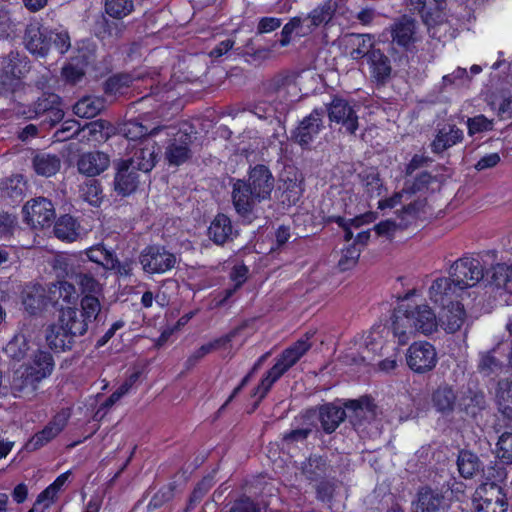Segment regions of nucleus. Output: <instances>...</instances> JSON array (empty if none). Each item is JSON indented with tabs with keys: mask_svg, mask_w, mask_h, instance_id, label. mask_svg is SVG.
<instances>
[{
	"mask_svg": "<svg viewBox=\"0 0 512 512\" xmlns=\"http://www.w3.org/2000/svg\"><path fill=\"white\" fill-rule=\"evenodd\" d=\"M23 40L30 53L45 57L52 44V35H49L46 29H42L39 23L34 22L26 26Z\"/></svg>",
	"mask_w": 512,
	"mask_h": 512,
	"instance_id": "14",
	"label": "nucleus"
},
{
	"mask_svg": "<svg viewBox=\"0 0 512 512\" xmlns=\"http://www.w3.org/2000/svg\"><path fill=\"white\" fill-rule=\"evenodd\" d=\"M192 144L193 137L190 133L178 131L166 146L165 160L171 166L182 165L192 157Z\"/></svg>",
	"mask_w": 512,
	"mask_h": 512,
	"instance_id": "13",
	"label": "nucleus"
},
{
	"mask_svg": "<svg viewBox=\"0 0 512 512\" xmlns=\"http://www.w3.org/2000/svg\"><path fill=\"white\" fill-rule=\"evenodd\" d=\"M24 219L33 228L50 226L55 219V209L52 202L39 197L28 201L22 209Z\"/></svg>",
	"mask_w": 512,
	"mask_h": 512,
	"instance_id": "9",
	"label": "nucleus"
},
{
	"mask_svg": "<svg viewBox=\"0 0 512 512\" xmlns=\"http://www.w3.org/2000/svg\"><path fill=\"white\" fill-rule=\"evenodd\" d=\"M211 487V478H204L203 480H201L191 493L188 505L184 511L189 512L191 509H193L196 506V504H198L202 500V498L206 495V493L210 490Z\"/></svg>",
	"mask_w": 512,
	"mask_h": 512,
	"instance_id": "62",
	"label": "nucleus"
},
{
	"mask_svg": "<svg viewBox=\"0 0 512 512\" xmlns=\"http://www.w3.org/2000/svg\"><path fill=\"white\" fill-rule=\"evenodd\" d=\"M427 200L426 198H418L398 213L400 229H406L409 225L414 223L417 219L427 214Z\"/></svg>",
	"mask_w": 512,
	"mask_h": 512,
	"instance_id": "39",
	"label": "nucleus"
},
{
	"mask_svg": "<svg viewBox=\"0 0 512 512\" xmlns=\"http://www.w3.org/2000/svg\"><path fill=\"white\" fill-rule=\"evenodd\" d=\"M496 402L499 411L508 419H512V381L500 379L496 387Z\"/></svg>",
	"mask_w": 512,
	"mask_h": 512,
	"instance_id": "43",
	"label": "nucleus"
},
{
	"mask_svg": "<svg viewBox=\"0 0 512 512\" xmlns=\"http://www.w3.org/2000/svg\"><path fill=\"white\" fill-rule=\"evenodd\" d=\"M132 80L129 74L113 75L104 82V92L106 95H122L130 87Z\"/></svg>",
	"mask_w": 512,
	"mask_h": 512,
	"instance_id": "54",
	"label": "nucleus"
},
{
	"mask_svg": "<svg viewBox=\"0 0 512 512\" xmlns=\"http://www.w3.org/2000/svg\"><path fill=\"white\" fill-rule=\"evenodd\" d=\"M54 234L58 239L73 242L80 235V225L71 215H63L55 222Z\"/></svg>",
	"mask_w": 512,
	"mask_h": 512,
	"instance_id": "40",
	"label": "nucleus"
},
{
	"mask_svg": "<svg viewBox=\"0 0 512 512\" xmlns=\"http://www.w3.org/2000/svg\"><path fill=\"white\" fill-rule=\"evenodd\" d=\"M105 108V100L96 96H85L73 106L75 115L82 118H93Z\"/></svg>",
	"mask_w": 512,
	"mask_h": 512,
	"instance_id": "41",
	"label": "nucleus"
},
{
	"mask_svg": "<svg viewBox=\"0 0 512 512\" xmlns=\"http://www.w3.org/2000/svg\"><path fill=\"white\" fill-rule=\"evenodd\" d=\"M345 47L349 50V56L353 60L368 58L372 50H375L374 37L371 34L349 33L344 37Z\"/></svg>",
	"mask_w": 512,
	"mask_h": 512,
	"instance_id": "23",
	"label": "nucleus"
},
{
	"mask_svg": "<svg viewBox=\"0 0 512 512\" xmlns=\"http://www.w3.org/2000/svg\"><path fill=\"white\" fill-rule=\"evenodd\" d=\"M49 293L55 299L56 293L66 303H71L75 299L76 289L75 286L67 281H58L49 288Z\"/></svg>",
	"mask_w": 512,
	"mask_h": 512,
	"instance_id": "60",
	"label": "nucleus"
},
{
	"mask_svg": "<svg viewBox=\"0 0 512 512\" xmlns=\"http://www.w3.org/2000/svg\"><path fill=\"white\" fill-rule=\"evenodd\" d=\"M301 418L312 426H316L314 420H318L321 429L326 434H332L347 418V412L344 403L328 402L306 409Z\"/></svg>",
	"mask_w": 512,
	"mask_h": 512,
	"instance_id": "3",
	"label": "nucleus"
},
{
	"mask_svg": "<svg viewBox=\"0 0 512 512\" xmlns=\"http://www.w3.org/2000/svg\"><path fill=\"white\" fill-rule=\"evenodd\" d=\"M233 227L225 214H218L208 228L209 238L217 245H223L232 239Z\"/></svg>",
	"mask_w": 512,
	"mask_h": 512,
	"instance_id": "37",
	"label": "nucleus"
},
{
	"mask_svg": "<svg viewBox=\"0 0 512 512\" xmlns=\"http://www.w3.org/2000/svg\"><path fill=\"white\" fill-rule=\"evenodd\" d=\"M39 373L33 374L28 368L22 366L17 369L11 381V391L15 397L28 398L34 396L40 381Z\"/></svg>",
	"mask_w": 512,
	"mask_h": 512,
	"instance_id": "18",
	"label": "nucleus"
},
{
	"mask_svg": "<svg viewBox=\"0 0 512 512\" xmlns=\"http://www.w3.org/2000/svg\"><path fill=\"white\" fill-rule=\"evenodd\" d=\"M324 114L325 111L323 108L314 109L308 116L301 120L298 126L291 132V140L302 149H310L311 143L324 128Z\"/></svg>",
	"mask_w": 512,
	"mask_h": 512,
	"instance_id": "7",
	"label": "nucleus"
},
{
	"mask_svg": "<svg viewBox=\"0 0 512 512\" xmlns=\"http://www.w3.org/2000/svg\"><path fill=\"white\" fill-rule=\"evenodd\" d=\"M143 270L147 273H164L174 267L176 257L164 247L149 246L145 248L140 257Z\"/></svg>",
	"mask_w": 512,
	"mask_h": 512,
	"instance_id": "10",
	"label": "nucleus"
},
{
	"mask_svg": "<svg viewBox=\"0 0 512 512\" xmlns=\"http://www.w3.org/2000/svg\"><path fill=\"white\" fill-rule=\"evenodd\" d=\"M328 467L326 458L320 455H310L302 463L301 469L307 479L316 481L326 475Z\"/></svg>",
	"mask_w": 512,
	"mask_h": 512,
	"instance_id": "45",
	"label": "nucleus"
},
{
	"mask_svg": "<svg viewBox=\"0 0 512 512\" xmlns=\"http://www.w3.org/2000/svg\"><path fill=\"white\" fill-rule=\"evenodd\" d=\"M344 407L347 411V418L355 429L365 421L372 420L376 415V405L368 396L356 400H348L344 402Z\"/></svg>",
	"mask_w": 512,
	"mask_h": 512,
	"instance_id": "17",
	"label": "nucleus"
},
{
	"mask_svg": "<svg viewBox=\"0 0 512 512\" xmlns=\"http://www.w3.org/2000/svg\"><path fill=\"white\" fill-rule=\"evenodd\" d=\"M499 347L500 344L498 343L492 349L479 353L477 371L483 376L489 377L502 370L503 363L495 356Z\"/></svg>",
	"mask_w": 512,
	"mask_h": 512,
	"instance_id": "44",
	"label": "nucleus"
},
{
	"mask_svg": "<svg viewBox=\"0 0 512 512\" xmlns=\"http://www.w3.org/2000/svg\"><path fill=\"white\" fill-rule=\"evenodd\" d=\"M124 29L123 23L109 20L103 14L99 15L94 23V33L102 41L113 42L121 38Z\"/></svg>",
	"mask_w": 512,
	"mask_h": 512,
	"instance_id": "35",
	"label": "nucleus"
},
{
	"mask_svg": "<svg viewBox=\"0 0 512 512\" xmlns=\"http://www.w3.org/2000/svg\"><path fill=\"white\" fill-rule=\"evenodd\" d=\"M459 474L465 479H471L478 474L485 476V466L477 454L470 450H460L457 457Z\"/></svg>",
	"mask_w": 512,
	"mask_h": 512,
	"instance_id": "30",
	"label": "nucleus"
},
{
	"mask_svg": "<svg viewBox=\"0 0 512 512\" xmlns=\"http://www.w3.org/2000/svg\"><path fill=\"white\" fill-rule=\"evenodd\" d=\"M81 309L79 312L83 314V317L90 323L93 321H100L101 316V304L97 296L85 295L80 301Z\"/></svg>",
	"mask_w": 512,
	"mask_h": 512,
	"instance_id": "52",
	"label": "nucleus"
},
{
	"mask_svg": "<svg viewBox=\"0 0 512 512\" xmlns=\"http://www.w3.org/2000/svg\"><path fill=\"white\" fill-rule=\"evenodd\" d=\"M416 21L406 15L398 18L391 26L393 42L408 49L416 40Z\"/></svg>",
	"mask_w": 512,
	"mask_h": 512,
	"instance_id": "24",
	"label": "nucleus"
},
{
	"mask_svg": "<svg viewBox=\"0 0 512 512\" xmlns=\"http://www.w3.org/2000/svg\"><path fill=\"white\" fill-rule=\"evenodd\" d=\"M143 146L135 149L133 155L128 160H123L132 168L144 173L150 172L157 160V148L155 142L146 141Z\"/></svg>",
	"mask_w": 512,
	"mask_h": 512,
	"instance_id": "22",
	"label": "nucleus"
},
{
	"mask_svg": "<svg viewBox=\"0 0 512 512\" xmlns=\"http://www.w3.org/2000/svg\"><path fill=\"white\" fill-rule=\"evenodd\" d=\"M28 114L29 118H39L43 125L53 127L60 123L64 118L63 104L61 98L50 92H44L40 97L33 102L28 111H23Z\"/></svg>",
	"mask_w": 512,
	"mask_h": 512,
	"instance_id": "4",
	"label": "nucleus"
},
{
	"mask_svg": "<svg viewBox=\"0 0 512 512\" xmlns=\"http://www.w3.org/2000/svg\"><path fill=\"white\" fill-rule=\"evenodd\" d=\"M497 457L505 464H512V433L504 432L498 439Z\"/></svg>",
	"mask_w": 512,
	"mask_h": 512,
	"instance_id": "59",
	"label": "nucleus"
},
{
	"mask_svg": "<svg viewBox=\"0 0 512 512\" xmlns=\"http://www.w3.org/2000/svg\"><path fill=\"white\" fill-rule=\"evenodd\" d=\"M110 165V157L101 151L83 153L77 160L79 173L94 178L104 172Z\"/></svg>",
	"mask_w": 512,
	"mask_h": 512,
	"instance_id": "19",
	"label": "nucleus"
},
{
	"mask_svg": "<svg viewBox=\"0 0 512 512\" xmlns=\"http://www.w3.org/2000/svg\"><path fill=\"white\" fill-rule=\"evenodd\" d=\"M473 504L476 512H506L508 508L506 495L495 482L481 484L475 491Z\"/></svg>",
	"mask_w": 512,
	"mask_h": 512,
	"instance_id": "5",
	"label": "nucleus"
},
{
	"mask_svg": "<svg viewBox=\"0 0 512 512\" xmlns=\"http://www.w3.org/2000/svg\"><path fill=\"white\" fill-rule=\"evenodd\" d=\"M83 260L76 257L57 256L52 261V269L57 278L72 279Z\"/></svg>",
	"mask_w": 512,
	"mask_h": 512,
	"instance_id": "46",
	"label": "nucleus"
},
{
	"mask_svg": "<svg viewBox=\"0 0 512 512\" xmlns=\"http://www.w3.org/2000/svg\"><path fill=\"white\" fill-rule=\"evenodd\" d=\"M334 11L331 2L328 1L312 10L307 19L311 21L312 26L317 27L321 24H327L332 19Z\"/></svg>",
	"mask_w": 512,
	"mask_h": 512,
	"instance_id": "58",
	"label": "nucleus"
},
{
	"mask_svg": "<svg viewBox=\"0 0 512 512\" xmlns=\"http://www.w3.org/2000/svg\"><path fill=\"white\" fill-rule=\"evenodd\" d=\"M75 336L58 321L50 325L46 331V341L48 346L55 352H64L71 350L75 344Z\"/></svg>",
	"mask_w": 512,
	"mask_h": 512,
	"instance_id": "27",
	"label": "nucleus"
},
{
	"mask_svg": "<svg viewBox=\"0 0 512 512\" xmlns=\"http://www.w3.org/2000/svg\"><path fill=\"white\" fill-rule=\"evenodd\" d=\"M58 322L75 337L83 336L89 328V322L83 317V314L72 307L61 309Z\"/></svg>",
	"mask_w": 512,
	"mask_h": 512,
	"instance_id": "31",
	"label": "nucleus"
},
{
	"mask_svg": "<svg viewBox=\"0 0 512 512\" xmlns=\"http://www.w3.org/2000/svg\"><path fill=\"white\" fill-rule=\"evenodd\" d=\"M89 262H94L98 266L104 268L105 270H108L109 268H113L115 265V262H113L114 253L107 250L102 245H97L90 247L85 252Z\"/></svg>",
	"mask_w": 512,
	"mask_h": 512,
	"instance_id": "50",
	"label": "nucleus"
},
{
	"mask_svg": "<svg viewBox=\"0 0 512 512\" xmlns=\"http://www.w3.org/2000/svg\"><path fill=\"white\" fill-rule=\"evenodd\" d=\"M138 184L139 175L137 174V170L123 160L119 161L114 177V190L119 195L128 196L136 191Z\"/></svg>",
	"mask_w": 512,
	"mask_h": 512,
	"instance_id": "20",
	"label": "nucleus"
},
{
	"mask_svg": "<svg viewBox=\"0 0 512 512\" xmlns=\"http://www.w3.org/2000/svg\"><path fill=\"white\" fill-rule=\"evenodd\" d=\"M406 361L416 373L431 371L437 363V353L432 344L426 341L414 342L408 348Z\"/></svg>",
	"mask_w": 512,
	"mask_h": 512,
	"instance_id": "8",
	"label": "nucleus"
},
{
	"mask_svg": "<svg viewBox=\"0 0 512 512\" xmlns=\"http://www.w3.org/2000/svg\"><path fill=\"white\" fill-rule=\"evenodd\" d=\"M371 81L377 87L385 86L392 75V65L389 57L379 48L372 50L367 58Z\"/></svg>",
	"mask_w": 512,
	"mask_h": 512,
	"instance_id": "16",
	"label": "nucleus"
},
{
	"mask_svg": "<svg viewBox=\"0 0 512 512\" xmlns=\"http://www.w3.org/2000/svg\"><path fill=\"white\" fill-rule=\"evenodd\" d=\"M79 287L81 293L85 295L97 296L102 292V285L95 278L92 269L87 261H82L79 269L72 278Z\"/></svg>",
	"mask_w": 512,
	"mask_h": 512,
	"instance_id": "33",
	"label": "nucleus"
},
{
	"mask_svg": "<svg viewBox=\"0 0 512 512\" xmlns=\"http://www.w3.org/2000/svg\"><path fill=\"white\" fill-rule=\"evenodd\" d=\"M457 408L471 418H475L486 408L485 394L481 390L468 388L463 391L457 401Z\"/></svg>",
	"mask_w": 512,
	"mask_h": 512,
	"instance_id": "28",
	"label": "nucleus"
},
{
	"mask_svg": "<svg viewBox=\"0 0 512 512\" xmlns=\"http://www.w3.org/2000/svg\"><path fill=\"white\" fill-rule=\"evenodd\" d=\"M327 112L329 120L341 124L349 134H355L358 129V116L348 101L335 97L323 109Z\"/></svg>",
	"mask_w": 512,
	"mask_h": 512,
	"instance_id": "12",
	"label": "nucleus"
},
{
	"mask_svg": "<svg viewBox=\"0 0 512 512\" xmlns=\"http://www.w3.org/2000/svg\"><path fill=\"white\" fill-rule=\"evenodd\" d=\"M303 188L297 178L287 177L283 179V203L295 205L302 196Z\"/></svg>",
	"mask_w": 512,
	"mask_h": 512,
	"instance_id": "55",
	"label": "nucleus"
},
{
	"mask_svg": "<svg viewBox=\"0 0 512 512\" xmlns=\"http://www.w3.org/2000/svg\"><path fill=\"white\" fill-rule=\"evenodd\" d=\"M48 303L55 304L56 300L52 296L47 297L45 289L40 285L33 286L23 299L25 309L32 315L42 311Z\"/></svg>",
	"mask_w": 512,
	"mask_h": 512,
	"instance_id": "38",
	"label": "nucleus"
},
{
	"mask_svg": "<svg viewBox=\"0 0 512 512\" xmlns=\"http://www.w3.org/2000/svg\"><path fill=\"white\" fill-rule=\"evenodd\" d=\"M443 309L444 311L439 318L441 327L447 333H456L461 329L466 319L464 306L460 302H456V304L449 306V308Z\"/></svg>",
	"mask_w": 512,
	"mask_h": 512,
	"instance_id": "34",
	"label": "nucleus"
},
{
	"mask_svg": "<svg viewBox=\"0 0 512 512\" xmlns=\"http://www.w3.org/2000/svg\"><path fill=\"white\" fill-rule=\"evenodd\" d=\"M311 346L308 338L299 339L281 353L276 363L267 371L266 376L254 390V396H258V401H261L266 396L272 385L293 367L307 353Z\"/></svg>",
	"mask_w": 512,
	"mask_h": 512,
	"instance_id": "2",
	"label": "nucleus"
},
{
	"mask_svg": "<svg viewBox=\"0 0 512 512\" xmlns=\"http://www.w3.org/2000/svg\"><path fill=\"white\" fill-rule=\"evenodd\" d=\"M362 184L369 197L379 196L381 194L382 182L378 173L361 174Z\"/></svg>",
	"mask_w": 512,
	"mask_h": 512,
	"instance_id": "63",
	"label": "nucleus"
},
{
	"mask_svg": "<svg viewBox=\"0 0 512 512\" xmlns=\"http://www.w3.org/2000/svg\"><path fill=\"white\" fill-rule=\"evenodd\" d=\"M392 330L395 337L398 338V342L404 345L408 342L411 335L416 333L414 324L412 323L410 307L407 309L399 308L395 314L392 322Z\"/></svg>",
	"mask_w": 512,
	"mask_h": 512,
	"instance_id": "32",
	"label": "nucleus"
},
{
	"mask_svg": "<svg viewBox=\"0 0 512 512\" xmlns=\"http://www.w3.org/2000/svg\"><path fill=\"white\" fill-rule=\"evenodd\" d=\"M69 418L70 412L68 410L58 412L41 431L31 438L27 447L30 450H36L53 440L66 427Z\"/></svg>",
	"mask_w": 512,
	"mask_h": 512,
	"instance_id": "15",
	"label": "nucleus"
},
{
	"mask_svg": "<svg viewBox=\"0 0 512 512\" xmlns=\"http://www.w3.org/2000/svg\"><path fill=\"white\" fill-rule=\"evenodd\" d=\"M360 249H358L355 244H351L346 249L342 251V256L338 261V267L341 271H347L353 268L359 259Z\"/></svg>",
	"mask_w": 512,
	"mask_h": 512,
	"instance_id": "61",
	"label": "nucleus"
},
{
	"mask_svg": "<svg viewBox=\"0 0 512 512\" xmlns=\"http://www.w3.org/2000/svg\"><path fill=\"white\" fill-rule=\"evenodd\" d=\"M54 359L47 351H37L28 365H25L33 374L39 373L40 381L49 377L54 369Z\"/></svg>",
	"mask_w": 512,
	"mask_h": 512,
	"instance_id": "42",
	"label": "nucleus"
},
{
	"mask_svg": "<svg viewBox=\"0 0 512 512\" xmlns=\"http://www.w3.org/2000/svg\"><path fill=\"white\" fill-rule=\"evenodd\" d=\"M412 323L417 332L432 334L437 330V317L426 304L410 307Z\"/></svg>",
	"mask_w": 512,
	"mask_h": 512,
	"instance_id": "29",
	"label": "nucleus"
},
{
	"mask_svg": "<svg viewBox=\"0 0 512 512\" xmlns=\"http://www.w3.org/2000/svg\"><path fill=\"white\" fill-rule=\"evenodd\" d=\"M82 131L80 123L75 119H68L61 123L60 127L54 132L55 141L64 142L76 137Z\"/></svg>",
	"mask_w": 512,
	"mask_h": 512,
	"instance_id": "57",
	"label": "nucleus"
},
{
	"mask_svg": "<svg viewBox=\"0 0 512 512\" xmlns=\"http://www.w3.org/2000/svg\"><path fill=\"white\" fill-rule=\"evenodd\" d=\"M312 433V428H296L287 433L282 437V442L287 447L294 446L298 443H303L307 440L309 435Z\"/></svg>",
	"mask_w": 512,
	"mask_h": 512,
	"instance_id": "64",
	"label": "nucleus"
},
{
	"mask_svg": "<svg viewBox=\"0 0 512 512\" xmlns=\"http://www.w3.org/2000/svg\"><path fill=\"white\" fill-rule=\"evenodd\" d=\"M29 350L28 342L23 334L15 335L5 346L7 357L17 362L23 360Z\"/></svg>",
	"mask_w": 512,
	"mask_h": 512,
	"instance_id": "53",
	"label": "nucleus"
},
{
	"mask_svg": "<svg viewBox=\"0 0 512 512\" xmlns=\"http://www.w3.org/2000/svg\"><path fill=\"white\" fill-rule=\"evenodd\" d=\"M431 401L437 412L448 416L455 411L457 407L458 396L453 387L445 383L439 385L433 391Z\"/></svg>",
	"mask_w": 512,
	"mask_h": 512,
	"instance_id": "26",
	"label": "nucleus"
},
{
	"mask_svg": "<svg viewBox=\"0 0 512 512\" xmlns=\"http://www.w3.org/2000/svg\"><path fill=\"white\" fill-rule=\"evenodd\" d=\"M275 179L270 169L258 164L248 172L247 179H236L232 186V203L239 216L251 219L257 203L271 198Z\"/></svg>",
	"mask_w": 512,
	"mask_h": 512,
	"instance_id": "1",
	"label": "nucleus"
},
{
	"mask_svg": "<svg viewBox=\"0 0 512 512\" xmlns=\"http://www.w3.org/2000/svg\"><path fill=\"white\" fill-rule=\"evenodd\" d=\"M61 159L56 154L37 152L32 158L35 173L42 177H51L61 168Z\"/></svg>",
	"mask_w": 512,
	"mask_h": 512,
	"instance_id": "36",
	"label": "nucleus"
},
{
	"mask_svg": "<svg viewBox=\"0 0 512 512\" xmlns=\"http://www.w3.org/2000/svg\"><path fill=\"white\" fill-rule=\"evenodd\" d=\"M507 273H509L508 264H496L486 271L483 282L485 283L486 286L504 288L505 290H507Z\"/></svg>",
	"mask_w": 512,
	"mask_h": 512,
	"instance_id": "47",
	"label": "nucleus"
},
{
	"mask_svg": "<svg viewBox=\"0 0 512 512\" xmlns=\"http://www.w3.org/2000/svg\"><path fill=\"white\" fill-rule=\"evenodd\" d=\"M291 86H294V80L291 76L278 74L265 84V91L267 96L270 98L276 95L282 99L285 98V95Z\"/></svg>",
	"mask_w": 512,
	"mask_h": 512,
	"instance_id": "48",
	"label": "nucleus"
},
{
	"mask_svg": "<svg viewBox=\"0 0 512 512\" xmlns=\"http://www.w3.org/2000/svg\"><path fill=\"white\" fill-rule=\"evenodd\" d=\"M464 134L454 124H447L437 129L434 140L431 143V150L435 154H441L452 146L463 140Z\"/></svg>",
	"mask_w": 512,
	"mask_h": 512,
	"instance_id": "25",
	"label": "nucleus"
},
{
	"mask_svg": "<svg viewBox=\"0 0 512 512\" xmlns=\"http://www.w3.org/2000/svg\"><path fill=\"white\" fill-rule=\"evenodd\" d=\"M463 288L456 285L452 276L440 277L432 282L429 288V298L435 304L442 308L456 304L457 298L461 296Z\"/></svg>",
	"mask_w": 512,
	"mask_h": 512,
	"instance_id": "11",
	"label": "nucleus"
},
{
	"mask_svg": "<svg viewBox=\"0 0 512 512\" xmlns=\"http://www.w3.org/2000/svg\"><path fill=\"white\" fill-rule=\"evenodd\" d=\"M449 274L463 290L476 286L484 281V268L480 260L473 257H462L456 260L449 269Z\"/></svg>",
	"mask_w": 512,
	"mask_h": 512,
	"instance_id": "6",
	"label": "nucleus"
},
{
	"mask_svg": "<svg viewBox=\"0 0 512 512\" xmlns=\"http://www.w3.org/2000/svg\"><path fill=\"white\" fill-rule=\"evenodd\" d=\"M444 506L443 493L425 486L418 490L417 499L412 503V512H440Z\"/></svg>",
	"mask_w": 512,
	"mask_h": 512,
	"instance_id": "21",
	"label": "nucleus"
},
{
	"mask_svg": "<svg viewBox=\"0 0 512 512\" xmlns=\"http://www.w3.org/2000/svg\"><path fill=\"white\" fill-rule=\"evenodd\" d=\"M159 130V127L149 130L148 127L144 126L137 119L128 120L121 127V132L129 140H138L147 135H155Z\"/></svg>",
	"mask_w": 512,
	"mask_h": 512,
	"instance_id": "51",
	"label": "nucleus"
},
{
	"mask_svg": "<svg viewBox=\"0 0 512 512\" xmlns=\"http://www.w3.org/2000/svg\"><path fill=\"white\" fill-rule=\"evenodd\" d=\"M134 8L132 0H106L105 11L114 19H122L129 15Z\"/></svg>",
	"mask_w": 512,
	"mask_h": 512,
	"instance_id": "56",
	"label": "nucleus"
},
{
	"mask_svg": "<svg viewBox=\"0 0 512 512\" xmlns=\"http://www.w3.org/2000/svg\"><path fill=\"white\" fill-rule=\"evenodd\" d=\"M80 197L93 206H98L102 200V187L99 180L89 178L79 186Z\"/></svg>",
	"mask_w": 512,
	"mask_h": 512,
	"instance_id": "49",
	"label": "nucleus"
}]
</instances>
